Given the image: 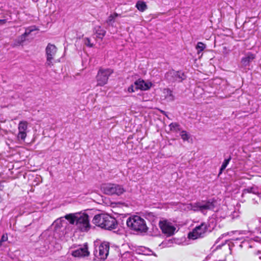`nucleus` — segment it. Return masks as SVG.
<instances>
[{
    "label": "nucleus",
    "mask_w": 261,
    "mask_h": 261,
    "mask_svg": "<svg viewBox=\"0 0 261 261\" xmlns=\"http://www.w3.org/2000/svg\"><path fill=\"white\" fill-rule=\"evenodd\" d=\"M164 92L166 93V98H168L169 100L172 101L174 100V97L172 91L169 88L164 89Z\"/></svg>",
    "instance_id": "aec40b11"
},
{
    "label": "nucleus",
    "mask_w": 261,
    "mask_h": 261,
    "mask_svg": "<svg viewBox=\"0 0 261 261\" xmlns=\"http://www.w3.org/2000/svg\"><path fill=\"white\" fill-rule=\"evenodd\" d=\"M92 223L99 227L110 230L116 229L118 226L116 219L106 214L95 215L93 218Z\"/></svg>",
    "instance_id": "f257e3e1"
},
{
    "label": "nucleus",
    "mask_w": 261,
    "mask_h": 261,
    "mask_svg": "<svg viewBox=\"0 0 261 261\" xmlns=\"http://www.w3.org/2000/svg\"><path fill=\"white\" fill-rule=\"evenodd\" d=\"M161 113H162L163 114H164V115H166V112H165V111H161Z\"/></svg>",
    "instance_id": "2f4dec72"
},
{
    "label": "nucleus",
    "mask_w": 261,
    "mask_h": 261,
    "mask_svg": "<svg viewBox=\"0 0 261 261\" xmlns=\"http://www.w3.org/2000/svg\"><path fill=\"white\" fill-rule=\"evenodd\" d=\"M94 33L96 35V38L102 39L106 35V31L100 26H96L94 29Z\"/></svg>",
    "instance_id": "dca6fc26"
},
{
    "label": "nucleus",
    "mask_w": 261,
    "mask_h": 261,
    "mask_svg": "<svg viewBox=\"0 0 261 261\" xmlns=\"http://www.w3.org/2000/svg\"><path fill=\"white\" fill-rule=\"evenodd\" d=\"M255 58V55L250 52L247 53L241 59V64L243 66H249L250 63Z\"/></svg>",
    "instance_id": "2eb2a0df"
},
{
    "label": "nucleus",
    "mask_w": 261,
    "mask_h": 261,
    "mask_svg": "<svg viewBox=\"0 0 261 261\" xmlns=\"http://www.w3.org/2000/svg\"><path fill=\"white\" fill-rule=\"evenodd\" d=\"M170 130L177 132L180 131V125L176 122H172L169 124Z\"/></svg>",
    "instance_id": "4be33fe9"
},
{
    "label": "nucleus",
    "mask_w": 261,
    "mask_h": 261,
    "mask_svg": "<svg viewBox=\"0 0 261 261\" xmlns=\"http://www.w3.org/2000/svg\"><path fill=\"white\" fill-rule=\"evenodd\" d=\"M120 16V14L114 13L113 14H111L108 18L107 20H106V22L109 24H112V23H113L115 21V19Z\"/></svg>",
    "instance_id": "6ab92c4d"
},
{
    "label": "nucleus",
    "mask_w": 261,
    "mask_h": 261,
    "mask_svg": "<svg viewBox=\"0 0 261 261\" xmlns=\"http://www.w3.org/2000/svg\"><path fill=\"white\" fill-rule=\"evenodd\" d=\"M71 255L75 257H84L88 256L90 255V252L88 251L87 243L84 244V247L73 251Z\"/></svg>",
    "instance_id": "ddd939ff"
},
{
    "label": "nucleus",
    "mask_w": 261,
    "mask_h": 261,
    "mask_svg": "<svg viewBox=\"0 0 261 261\" xmlns=\"http://www.w3.org/2000/svg\"><path fill=\"white\" fill-rule=\"evenodd\" d=\"M136 7L140 12H144L147 9V6L146 3L143 1H138L136 4Z\"/></svg>",
    "instance_id": "a211bd4d"
},
{
    "label": "nucleus",
    "mask_w": 261,
    "mask_h": 261,
    "mask_svg": "<svg viewBox=\"0 0 261 261\" xmlns=\"http://www.w3.org/2000/svg\"><path fill=\"white\" fill-rule=\"evenodd\" d=\"M196 49L198 50V53H199L202 51L206 47V45L201 42H198L196 45Z\"/></svg>",
    "instance_id": "5701e85b"
},
{
    "label": "nucleus",
    "mask_w": 261,
    "mask_h": 261,
    "mask_svg": "<svg viewBox=\"0 0 261 261\" xmlns=\"http://www.w3.org/2000/svg\"><path fill=\"white\" fill-rule=\"evenodd\" d=\"M75 225L81 231H88L91 227L88 215L83 213L77 215Z\"/></svg>",
    "instance_id": "0eeeda50"
},
{
    "label": "nucleus",
    "mask_w": 261,
    "mask_h": 261,
    "mask_svg": "<svg viewBox=\"0 0 261 261\" xmlns=\"http://www.w3.org/2000/svg\"><path fill=\"white\" fill-rule=\"evenodd\" d=\"M180 136L181 139L184 141H188L190 138V135L187 133L186 130H182L180 132Z\"/></svg>",
    "instance_id": "b1692460"
},
{
    "label": "nucleus",
    "mask_w": 261,
    "mask_h": 261,
    "mask_svg": "<svg viewBox=\"0 0 261 261\" xmlns=\"http://www.w3.org/2000/svg\"><path fill=\"white\" fill-rule=\"evenodd\" d=\"M34 29H27L25 32L21 35V37H25L28 36L32 31H33Z\"/></svg>",
    "instance_id": "bb28decb"
},
{
    "label": "nucleus",
    "mask_w": 261,
    "mask_h": 261,
    "mask_svg": "<svg viewBox=\"0 0 261 261\" xmlns=\"http://www.w3.org/2000/svg\"><path fill=\"white\" fill-rule=\"evenodd\" d=\"M200 205H201L200 202H196L193 205H192V209L194 211H200V207L199 206Z\"/></svg>",
    "instance_id": "393cba45"
},
{
    "label": "nucleus",
    "mask_w": 261,
    "mask_h": 261,
    "mask_svg": "<svg viewBox=\"0 0 261 261\" xmlns=\"http://www.w3.org/2000/svg\"><path fill=\"white\" fill-rule=\"evenodd\" d=\"M77 215L76 213H70L64 216V218L71 225L76 224Z\"/></svg>",
    "instance_id": "f3484780"
},
{
    "label": "nucleus",
    "mask_w": 261,
    "mask_h": 261,
    "mask_svg": "<svg viewBox=\"0 0 261 261\" xmlns=\"http://www.w3.org/2000/svg\"><path fill=\"white\" fill-rule=\"evenodd\" d=\"M216 200L214 198L207 200L202 201L200 207V211L203 212L205 210H214L215 207Z\"/></svg>",
    "instance_id": "f8f14e48"
},
{
    "label": "nucleus",
    "mask_w": 261,
    "mask_h": 261,
    "mask_svg": "<svg viewBox=\"0 0 261 261\" xmlns=\"http://www.w3.org/2000/svg\"><path fill=\"white\" fill-rule=\"evenodd\" d=\"M127 91L130 93H133L135 91L134 87L133 85H130L128 88Z\"/></svg>",
    "instance_id": "c756f323"
},
{
    "label": "nucleus",
    "mask_w": 261,
    "mask_h": 261,
    "mask_svg": "<svg viewBox=\"0 0 261 261\" xmlns=\"http://www.w3.org/2000/svg\"><path fill=\"white\" fill-rule=\"evenodd\" d=\"M7 22L6 19H0V24H5Z\"/></svg>",
    "instance_id": "7c9ffc66"
},
{
    "label": "nucleus",
    "mask_w": 261,
    "mask_h": 261,
    "mask_svg": "<svg viewBox=\"0 0 261 261\" xmlns=\"http://www.w3.org/2000/svg\"><path fill=\"white\" fill-rule=\"evenodd\" d=\"M186 79L185 73L181 71H175L171 69L167 71L164 76V79L168 83L175 82L181 83Z\"/></svg>",
    "instance_id": "20e7f679"
},
{
    "label": "nucleus",
    "mask_w": 261,
    "mask_h": 261,
    "mask_svg": "<svg viewBox=\"0 0 261 261\" xmlns=\"http://www.w3.org/2000/svg\"><path fill=\"white\" fill-rule=\"evenodd\" d=\"M134 84L136 86V90H141L143 91L149 90L152 85L151 83H145L143 80L140 79L136 81Z\"/></svg>",
    "instance_id": "4468645a"
},
{
    "label": "nucleus",
    "mask_w": 261,
    "mask_h": 261,
    "mask_svg": "<svg viewBox=\"0 0 261 261\" xmlns=\"http://www.w3.org/2000/svg\"><path fill=\"white\" fill-rule=\"evenodd\" d=\"M57 47L53 44L48 43L45 48L46 61L45 65L47 67H51L53 65V60L55 58L57 53Z\"/></svg>",
    "instance_id": "6e6552de"
},
{
    "label": "nucleus",
    "mask_w": 261,
    "mask_h": 261,
    "mask_svg": "<svg viewBox=\"0 0 261 261\" xmlns=\"http://www.w3.org/2000/svg\"><path fill=\"white\" fill-rule=\"evenodd\" d=\"M109 243L103 242L99 246L98 250H96L94 251V255L99 260L104 261L107 259L109 255Z\"/></svg>",
    "instance_id": "1a4fd4ad"
},
{
    "label": "nucleus",
    "mask_w": 261,
    "mask_h": 261,
    "mask_svg": "<svg viewBox=\"0 0 261 261\" xmlns=\"http://www.w3.org/2000/svg\"><path fill=\"white\" fill-rule=\"evenodd\" d=\"M126 224L131 230L138 232H146L148 230L145 220L139 216L134 215L128 218Z\"/></svg>",
    "instance_id": "f03ea898"
},
{
    "label": "nucleus",
    "mask_w": 261,
    "mask_h": 261,
    "mask_svg": "<svg viewBox=\"0 0 261 261\" xmlns=\"http://www.w3.org/2000/svg\"><path fill=\"white\" fill-rule=\"evenodd\" d=\"M85 43L87 46H88L89 47H92L94 45L93 43H91V40L89 38H88V37L85 38Z\"/></svg>",
    "instance_id": "a878e982"
},
{
    "label": "nucleus",
    "mask_w": 261,
    "mask_h": 261,
    "mask_svg": "<svg viewBox=\"0 0 261 261\" xmlns=\"http://www.w3.org/2000/svg\"><path fill=\"white\" fill-rule=\"evenodd\" d=\"M253 188L252 187L249 188L247 189H245L243 190V194H246V193H253L252 190Z\"/></svg>",
    "instance_id": "c85d7f7f"
},
{
    "label": "nucleus",
    "mask_w": 261,
    "mask_h": 261,
    "mask_svg": "<svg viewBox=\"0 0 261 261\" xmlns=\"http://www.w3.org/2000/svg\"><path fill=\"white\" fill-rule=\"evenodd\" d=\"M231 159V158L230 156L229 157V158L224 160V161H223L222 165H221V168L220 169L219 175H220L222 173L223 171L226 168L227 166L229 164Z\"/></svg>",
    "instance_id": "412c9836"
},
{
    "label": "nucleus",
    "mask_w": 261,
    "mask_h": 261,
    "mask_svg": "<svg viewBox=\"0 0 261 261\" xmlns=\"http://www.w3.org/2000/svg\"><path fill=\"white\" fill-rule=\"evenodd\" d=\"M114 72L111 68H102L100 67L96 76L97 86H103L106 85L111 75Z\"/></svg>",
    "instance_id": "39448f33"
},
{
    "label": "nucleus",
    "mask_w": 261,
    "mask_h": 261,
    "mask_svg": "<svg viewBox=\"0 0 261 261\" xmlns=\"http://www.w3.org/2000/svg\"><path fill=\"white\" fill-rule=\"evenodd\" d=\"M101 188L103 193L108 195L120 196L125 192L122 186L114 183L103 184Z\"/></svg>",
    "instance_id": "7ed1b4c3"
},
{
    "label": "nucleus",
    "mask_w": 261,
    "mask_h": 261,
    "mask_svg": "<svg viewBox=\"0 0 261 261\" xmlns=\"http://www.w3.org/2000/svg\"><path fill=\"white\" fill-rule=\"evenodd\" d=\"M159 226L162 232L167 237L174 234L176 228L167 220L159 222Z\"/></svg>",
    "instance_id": "9d476101"
},
{
    "label": "nucleus",
    "mask_w": 261,
    "mask_h": 261,
    "mask_svg": "<svg viewBox=\"0 0 261 261\" xmlns=\"http://www.w3.org/2000/svg\"><path fill=\"white\" fill-rule=\"evenodd\" d=\"M1 199V195H0V199Z\"/></svg>",
    "instance_id": "473e14b6"
},
{
    "label": "nucleus",
    "mask_w": 261,
    "mask_h": 261,
    "mask_svg": "<svg viewBox=\"0 0 261 261\" xmlns=\"http://www.w3.org/2000/svg\"><path fill=\"white\" fill-rule=\"evenodd\" d=\"M28 127V122L27 121H20L18 125V133L17 135V138L18 140L24 141L27 136V129Z\"/></svg>",
    "instance_id": "9b49d317"
},
{
    "label": "nucleus",
    "mask_w": 261,
    "mask_h": 261,
    "mask_svg": "<svg viewBox=\"0 0 261 261\" xmlns=\"http://www.w3.org/2000/svg\"><path fill=\"white\" fill-rule=\"evenodd\" d=\"M209 225L205 223L202 222L199 225L196 226L188 234V238L192 240L202 238L208 231Z\"/></svg>",
    "instance_id": "423d86ee"
},
{
    "label": "nucleus",
    "mask_w": 261,
    "mask_h": 261,
    "mask_svg": "<svg viewBox=\"0 0 261 261\" xmlns=\"http://www.w3.org/2000/svg\"><path fill=\"white\" fill-rule=\"evenodd\" d=\"M8 240V234H7V233H5V234H4L2 235L0 240L2 243H3V242L7 241Z\"/></svg>",
    "instance_id": "cd10ccee"
}]
</instances>
